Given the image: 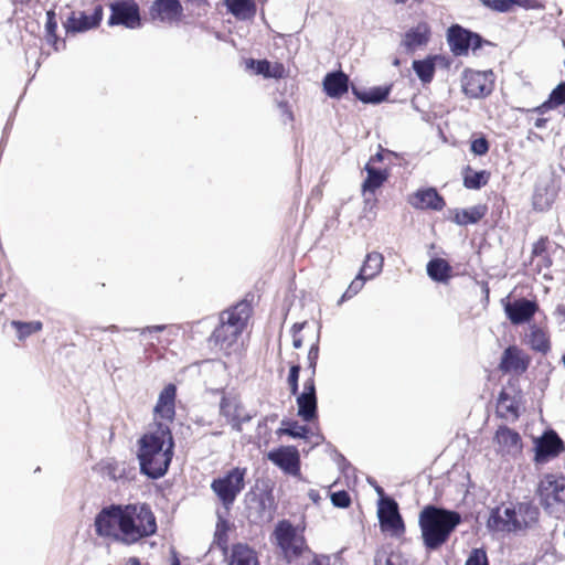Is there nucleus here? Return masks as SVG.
I'll return each mask as SVG.
<instances>
[{"instance_id":"obj_1","label":"nucleus","mask_w":565,"mask_h":565,"mask_svg":"<svg viewBox=\"0 0 565 565\" xmlns=\"http://www.w3.org/2000/svg\"><path fill=\"white\" fill-rule=\"evenodd\" d=\"M98 536L127 545L151 536L157 522L150 507L145 503L113 504L104 508L95 518Z\"/></svg>"},{"instance_id":"obj_2","label":"nucleus","mask_w":565,"mask_h":565,"mask_svg":"<svg viewBox=\"0 0 565 565\" xmlns=\"http://www.w3.org/2000/svg\"><path fill=\"white\" fill-rule=\"evenodd\" d=\"M174 441L167 424H153L139 440L138 459L141 471L153 478L162 477L171 462Z\"/></svg>"},{"instance_id":"obj_3","label":"nucleus","mask_w":565,"mask_h":565,"mask_svg":"<svg viewBox=\"0 0 565 565\" xmlns=\"http://www.w3.org/2000/svg\"><path fill=\"white\" fill-rule=\"evenodd\" d=\"M460 521L461 518L457 512L433 505L424 508L419 513L418 522L426 548L437 550L445 544Z\"/></svg>"},{"instance_id":"obj_4","label":"nucleus","mask_w":565,"mask_h":565,"mask_svg":"<svg viewBox=\"0 0 565 565\" xmlns=\"http://www.w3.org/2000/svg\"><path fill=\"white\" fill-rule=\"evenodd\" d=\"M248 318L246 305L237 306L221 316V323L212 334V341L221 351L231 353L237 347L238 338Z\"/></svg>"},{"instance_id":"obj_5","label":"nucleus","mask_w":565,"mask_h":565,"mask_svg":"<svg viewBox=\"0 0 565 565\" xmlns=\"http://www.w3.org/2000/svg\"><path fill=\"white\" fill-rule=\"evenodd\" d=\"M537 495L541 504L552 514L565 511V478L555 475H545L537 486Z\"/></svg>"},{"instance_id":"obj_6","label":"nucleus","mask_w":565,"mask_h":565,"mask_svg":"<svg viewBox=\"0 0 565 565\" xmlns=\"http://www.w3.org/2000/svg\"><path fill=\"white\" fill-rule=\"evenodd\" d=\"M246 469L233 468L211 483V489L228 510L245 487Z\"/></svg>"},{"instance_id":"obj_7","label":"nucleus","mask_w":565,"mask_h":565,"mask_svg":"<svg viewBox=\"0 0 565 565\" xmlns=\"http://www.w3.org/2000/svg\"><path fill=\"white\" fill-rule=\"evenodd\" d=\"M273 537L288 562L301 555L306 548L303 535L288 521H280L276 525Z\"/></svg>"},{"instance_id":"obj_8","label":"nucleus","mask_w":565,"mask_h":565,"mask_svg":"<svg viewBox=\"0 0 565 565\" xmlns=\"http://www.w3.org/2000/svg\"><path fill=\"white\" fill-rule=\"evenodd\" d=\"M494 84V76L491 71L466 70L461 76V87L463 93L470 98H481L488 96Z\"/></svg>"},{"instance_id":"obj_9","label":"nucleus","mask_w":565,"mask_h":565,"mask_svg":"<svg viewBox=\"0 0 565 565\" xmlns=\"http://www.w3.org/2000/svg\"><path fill=\"white\" fill-rule=\"evenodd\" d=\"M377 516L382 532L394 537L404 534L405 525L398 512V505L393 499L382 498L379 500Z\"/></svg>"},{"instance_id":"obj_10","label":"nucleus","mask_w":565,"mask_h":565,"mask_svg":"<svg viewBox=\"0 0 565 565\" xmlns=\"http://www.w3.org/2000/svg\"><path fill=\"white\" fill-rule=\"evenodd\" d=\"M220 416L237 431L242 430V425L252 419V415L242 404L239 397L234 394H224L220 402Z\"/></svg>"},{"instance_id":"obj_11","label":"nucleus","mask_w":565,"mask_h":565,"mask_svg":"<svg viewBox=\"0 0 565 565\" xmlns=\"http://www.w3.org/2000/svg\"><path fill=\"white\" fill-rule=\"evenodd\" d=\"M268 460L285 473L298 477L300 475V455L294 446H281L267 454Z\"/></svg>"},{"instance_id":"obj_12","label":"nucleus","mask_w":565,"mask_h":565,"mask_svg":"<svg viewBox=\"0 0 565 565\" xmlns=\"http://www.w3.org/2000/svg\"><path fill=\"white\" fill-rule=\"evenodd\" d=\"M110 8L109 24H121L129 29L140 25L139 8L134 0H118Z\"/></svg>"},{"instance_id":"obj_13","label":"nucleus","mask_w":565,"mask_h":565,"mask_svg":"<svg viewBox=\"0 0 565 565\" xmlns=\"http://www.w3.org/2000/svg\"><path fill=\"white\" fill-rule=\"evenodd\" d=\"M175 386L172 384L161 391L153 409V424H167L170 427L175 415Z\"/></svg>"},{"instance_id":"obj_14","label":"nucleus","mask_w":565,"mask_h":565,"mask_svg":"<svg viewBox=\"0 0 565 565\" xmlns=\"http://www.w3.org/2000/svg\"><path fill=\"white\" fill-rule=\"evenodd\" d=\"M448 43L455 55H463L469 49H479L481 41L478 34L455 25L448 31Z\"/></svg>"},{"instance_id":"obj_15","label":"nucleus","mask_w":565,"mask_h":565,"mask_svg":"<svg viewBox=\"0 0 565 565\" xmlns=\"http://www.w3.org/2000/svg\"><path fill=\"white\" fill-rule=\"evenodd\" d=\"M298 416L305 422H311L317 417V396L315 379L310 376L305 381L302 392L297 396Z\"/></svg>"},{"instance_id":"obj_16","label":"nucleus","mask_w":565,"mask_h":565,"mask_svg":"<svg viewBox=\"0 0 565 565\" xmlns=\"http://www.w3.org/2000/svg\"><path fill=\"white\" fill-rule=\"evenodd\" d=\"M103 18V7L96 6L94 12L87 15L84 12H73L65 22L67 32H85L99 24Z\"/></svg>"},{"instance_id":"obj_17","label":"nucleus","mask_w":565,"mask_h":565,"mask_svg":"<svg viewBox=\"0 0 565 565\" xmlns=\"http://www.w3.org/2000/svg\"><path fill=\"white\" fill-rule=\"evenodd\" d=\"M537 308L535 301L523 298L505 303L504 311L513 324H521L530 321Z\"/></svg>"},{"instance_id":"obj_18","label":"nucleus","mask_w":565,"mask_h":565,"mask_svg":"<svg viewBox=\"0 0 565 565\" xmlns=\"http://www.w3.org/2000/svg\"><path fill=\"white\" fill-rule=\"evenodd\" d=\"M514 505H501L492 511L488 526L497 532H515V518Z\"/></svg>"},{"instance_id":"obj_19","label":"nucleus","mask_w":565,"mask_h":565,"mask_svg":"<svg viewBox=\"0 0 565 565\" xmlns=\"http://www.w3.org/2000/svg\"><path fill=\"white\" fill-rule=\"evenodd\" d=\"M495 443L498 451L502 455L515 456L522 449L520 435L508 427H500L497 430Z\"/></svg>"},{"instance_id":"obj_20","label":"nucleus","mask_w":565,"mask_h":565,"mask_svg":"<svg viewBox=\"0 0 565 565\" xmlns=\"http://www.w3.org/2000/svg\"><path fill=\"white\" fill-rule=\"evenodd\" d=\"M563 449V443L554 431L543 435L536 444L535 460L537 462H545L551 457L557 456Z\"/></svg>"},{"instance_id":"obj_21","label":"nucleus","mask_w":565,"mask_h":565,"mask_svg":"<svg viewBox=\"0 0 565 565\" xmlns=\"http://www.w3.org/2000/svg\"><path fill=\"white\" fill-rule=\"evenodd\" d=\"M182 14V6L179 0H156L151 7V17L161 22H174Z\"/></svg>"},{"instance_id":"obj_22","label":"nucleus","mask_w":565,"mask_h":565,"mask_svg":"<svg viewBox=\"0 0 565 565\" xmlns=\"http://www.w3.org/2000/svg\"><path fill=\"white\" fill-rule=\"evenodd\" d=\"M429 35L430 29L428 24L424 22L418 23L404 34L401 45L404 46L407 52H414L428 43Z\"/></svg>"},{"instance_id":"obj_23","label":"nucleus","mask_w":565,"mask_h":565,"mask_svg":"<svg viewBox=\"0 0 565 565\" xmlns=\"http://www.w3.org/2000/svg\"><path fill=\"white\" fill-rule=\"evenodd\" d=\"M529 360L516 347H509L502 354L500 369L504 372L522 373L526 370Z\"/></svg>"},{"instance_id":"obj_24","label":"nucleus","mask_w":565,"mask_h":565,"mask_svg":"<svg viewBox=\"0 0 565 565\" xmlns=\"http://www.w3.org/2000/svg\"><path fill=\"white\" fill-rule=\"evenodd\" d=\"M409 203L415 209H431L436 211L441 210L445 205L443 198L433 188L418 190L409 199Z\"/></svg>"},{"instance_id":"obj_25","label":"nucleus","mask_w":565,"mask_h":565,"mask_svg":"<svg viewBox=\"0 0 565 565\" xmlns=\"http://www.w3.org/2000/svg\"><path fill=\"white\" fill-rule=\"evenodd\" d=\"M515 518V532L522 531L537 521L539 510L531 503L523 502L514 505Z\"/></svg>"},{"instance_id":"obj_26","label":"nucleus","mask_w":565,"mask_h":565,"mask_svg":"<svg viewBox=\"0 0 565 565\" xmlns=\"http://www.w3.org/2000/svg\"><path fill=\"white\" fill-rule=\"evenodd\" d=\"M349 77L343 72H333L326 75L323 88L332 98L341 97L348 92Z\"/></svg>"},{"instance_id":"obj_27","label":"nucleus","mask_w":565,"mask_h":565,"mask_svg":"<svg viewBox=\"0 0 565 565\" xmlns=\"http://www.w3.org/2000/svg\"><path fill=\"white\" fill-rule=\"evenodd\" d=\"M230 565H259L253 548L246 544H236L232 548Z\"/></svg>"},{"instance_id":"obj_28","label":"nucleus","mask_w":565,"mask_h":565,"mask_svg":"<svg viewBox=\"0 0 565 565\" xmlns=\"http://www.w3.org/2000/svg\"><path fill=\"white\" fill-rule=\"evenodd\" d=\"M487 209L483 205H476L469 209L456 210L454 222L458 225H468L479 222L486 214Z\"/></svg>"},{"instance_id":"obj_29","label":"nucleus","mask_w":565,"mask_h":565,"mask_svg":"<svg viewBox=\"0 0 565 565\" xmlns=\"http://www.w3.org/2000/svg\"><path fill=\"white\" fill-rule=\"evenodd\" d=\"M365 171L367 172V178L362 184V190L364 193H374L375 190L385 182L387 179V173L385 171L375 169L370 163H366Z\"/></svg>"},{"instance_id":"obj_30","label":"nucleus","mask_w":565,"mask_h":565,"mask_svg":"<svg viewBox=\"0 0 565 565\" xmlns=\"http://www.w3.org/2000/svg\"><path fill=\"white\" fill-rule=\"evenodd\" d=\"M384 258L382 254L373 252L366 255L364 264L360 270L366 279H372L377 276L383 267Z\"/></svg>"},{"instance_id":"obj_31","label":"nucleus","mask_w":565,"mask_h":565,"mask_svg":"<svg viewBox=\"0 0 565 565\" xmlns=\"http://www.w3.org/2000/svg\"><path fill=\"white\" fill-rule=\"evenodd\" d=\"M228 11L238 19H248L255 14L253 0H226Z\"/></svg>"},{"instance_id":"obj_32","label":"nucleus","mask_w":565,"mask_h":565,"mask_svg":"<svg viewBox=\"0 0 565 565\" xmlns=\"http://www.w3.org/2000/svg\"><path fill=\"white\" fill-rule=\"evenodd\" d=\"M451 267L443 258H436L428 263L427 274L436 281H446L450 277Z\"/></svg>"},{"instance_id":"obj_33","label":"nucleus","mask_w":565,"mask_h":565,"mask_svg":"<svg viewBox=\"0 0 565 565\" xmlns=\"http://www.w3.org/2000/svg\"><path fill=\"white\" fill-rule=\"evenodd\" d=\"M526 338L527 343L531 345L533 350L546 352L550 348L547 333L536 326L530 327V332L526 335Z\"/></svg>"},{"instance_id":"obj_34","label":"nucleus","mask_w":565,"mask_h":565,"mask_svg":"<svg viewBox=\"0 0 565 565\" xmlns=\"http://www.w3.org/2000/svg\"><path fill=\"white\" fill-rule=\"evenodd\" d=\"M435 60L436 57H427L413 62V68L423 83H429L433 79L435 74Z\"/></svg>"},{"instance_id":"obj_35","label":"nucleus","mask_w":565,"mask_h":565,"mask_svg":"<svg viewBox=\"0 0 565 565\" xmlns=\"http://www.w3.org/2000/svg\"><path fill=\"white\" fill-rule=\"evenodd\" d=\"M247 66L255 71L256 74H262L266 77H280L282 67L279 64L274 66L268 61L249 60Z\"/></svg>"},{"instance_id":"obj_36","label":"nucleus","mask_w":565,"mask_h":565,"mask_svg":"<svg viewBox=\"0 0 565 565\" xmlns=\"http://www.w3.org/2000/svg\"><path fill=\"white\" fill-rule=\"evenodd\" d=\"M498 411L505 418L518 416L519 406L515 399L509 396L508 392H501L498 399Z\"/></svg>"},{"instance_id":"obj_37","label":"nucleus","mask_w":565,"mask_h":565,"mask_svg":"<svg viewBox=\"0 0 565 565\" xmlns=\"http://www.w3.org/2000/svg\"><path fill=\"white\" fill-rule=\"evenodd\" d=\"M489 180V173L487 171H473L470 168L467 169L463 178V184L468 189H480L486 185Z\"/></svg>"},{"instance_id":"obj_38","label":"nucleus","mask_w":565,"mask_h":565,"mask_svg":"<svg viewBox=\"0 0 565 565\" xmlns=\"http://www.w3.org/2000/svg\"><path fill=\"white\" fill-rule=\"evenodd\" d=\"M249 518H253L255 522H269L273 519V512L267 508L264 499L255 501V507L249 508Z\"/></svg>"},{"instance_id":"obj_39","label":"nucleus","mask_w":565,"mask_h":565,"mask_svg":"<svg viewBox=\"0 0 565 565\" xmlns=\"http://www.w3.org/2000/svg\"><path fill=\"white\" fill-rule=\"evenodd\" d=\"M375 565H411L408 558L399 552L386 554L377 553L375 556Z\"/></svg>"},{"instance_id":"obj_40","label":"nucleus","mask_w":565,"mask_h":565,"mask_svg":"<svg viewBox=\"0 0 565 565\" xmlns=\"http://www.w3.org/2000/svg\"><path fill=\"white\" fill-rule=\"evenodd\" d=\"M12 327L17 329L18 337L20 340L25 339L26 337L31 335L32 333H35L42 329V323L40 321H32V322H19V321H12Z\"/></svg>"},{"instance_id":"obj_41","label":"nucleus","mask_w":565,"mask_h":565,"mask_svg":"<svg viewBox=\"0 0 565 565\" xmlns=\"http://www.w3.org/2000/svg\"><path fill=\"white\" fill-rule=\"evenodd\" d=\"M565 104V83L558 84L551 93L550 98L543 107L555 108Z\"/></svg>"},{"instance_id":"obj_42","label":"nucleus","mask_w":565,"mask_h":565,"mask_svg":"<svg viewBox=\"0 0 565 565\" xmlns=\"http://www.w3.org/2000/svg\"><path fill=\"white\" fill-rule=\"evenodd\" d=\"M387 94L388 92L386 89L373 88L369 92L358 94V97L364 103L377 104L383 102L386 98Z\"/></svg>"},{"instance_id":"obj_43","label":"nucleus","mask_w":565,"mask_h":565,"mask_svg":"<svg viewBox=\"0 0 565 565\" xmlns=\"http://www.w3.org/2000/svg\"><path fill=\"white\" fill-rule=\"evenodd\" d=\"M366 280L367 279L362 274L359 273V275L352 280L350 286L343 294L341 301H343L344 299H350L354 295H356L363 288Z\"/></svg>"},{"instance_id":"obj_44","label":"nucleus","mask_w":565,"mask_h":565,"mask_svg":"<svg viewBox=\"0 0 565 565\" xmlns=\"http://www.w3.org/2000/svg\"><path fill=\"white\" fill-rule=\"evenodd\" d=\"M465 565H488L487 554L481 548H475Z\"/></svg>"},{"instance_id":"obj_45","label":"nucleus","mask_w":565,"mask_h":565,"mask_svg":"<svg viewBox=\"0 0 565 565\" xmlns=\"http://www.w3.org/2000/svg\"><path fill=\"white\" fill-rule=\"evenodd\" d=\"M484 4L491 9L500 12L510 11L513 4H516L514 0H486Z\"/></svg>"},{"instance_id":"obj_46","label":"nucleus","mask_w":565,"mask_h":565,"mask_svg":"<svg viewBox=\"0 0 565 565\" xmlns=\"http://www.w3.org/2000/svg\"><path fill=\"white\" fill-rule=\"evenodd\" d=\"M281 434L289 435L294 438H302L306 437L308 433V428L301 425H298L297 423H292L289 425V427L280 429Z\"/></svg>"},{"instance_id":"obj_47","label":"nucleus","mask_w":565,"mask_h":565,"mask_svg":"<svg viewBox=\"0 0 565 565\" xmlns=\"http://www.w3.org/2000/svg\"><path fill=\"white\" fill-rule=\"evenodd\" d=\"M300 366L292 365L289 371V375L287 379L290 392L292 395L298 393V379H299Z\"/></svg>"},{"instance_id":"obj_48","label":"nucleus","mask_w":565,"mask_h":565,"mask_svg":"<svg viewBox=\"0 0 565 565\" xmlns=\"http://www.w3.org/2000/svg\"><path fill=\"white\" fill-rule=\"evenodd\" d=\"M331 501L334 507L348 508L350 505V497L345 491H338L331 494Z\"/></svg>"},{"instance_id":"obj_49","label":"nucleus","mask_w":565,"mask_h":565,"mask_svg":"<svg viewBox=\"0 0 565 565\" xmlns=\"http://www.w3.org/2000/svg\"><path fill=\"white\" fill-rule=\"evenodd\" d=\"M228 530V523L224 519H218V522L216 524V531H215V539L217 540L218 544H226L227 537L226 532Z\"/></svg>"},{"instance_id":"obj_50","label":"nucleus","mask_w":565,"mask_h":565,"mask_svg":"<svg viewBox=\"0 0 565 565\" xmlns=\"http://www.w3.org/2000/svg\"><path fill=\"white\" fill-rule=\"evenodd\" d=\"M552 201V196L543 198L539 190L535 192L533 196V205L536 210L540 211L547 209L551 205Z\"/></svg>"},{"instance_id":"obj_51","label":"nucleus","mask_w":565,"mask_h":565,"mask_svg":"<svg viewBox=\"0 0 565 565\" xmlns=\"http://www.w3.org/2000/svg\"><path fill=\"white\" fill-rule=\"evenodd\" d=\"M489 145L484 138L475 139L471 142V151L477 156H483L488 152Z\"/></svg>"},{"instance_id":"obj_52","label":"nucleus","mask_w":565,"mask_h":565,"mask_svg":"<svg viewBox=\"0 0 565 565\" xmlns=\"http://www.w3.org/2000/svg\"><path fill=\"white\" fill-rule=\"evenodd\" d=\"M318 354H319V347H318V343H313L308 352V362H309V367L311 369V375L312 379L315 377V374H316V366H317V360H318Z\"/></svg>"},{"instance_id":"obj_53","label":"nucleus","mask_w":565,"mask_h":565,"mask_svg":"<svg viewBox=\"0 0 565 565\" xmlns=\"http://www.w3.org/2000/svg\"><path fill=\"white\" fill-rule=\"evenodd\" d=\"M305 323H295L292 326V335H294V340H292V344H294V348L296 349H299L301 348L302 345V339L300 337H298V333L302 330Z\"/></svg>"},{"instance_id":"obj_54","label":"nucleus","mask_w":565,"mask_h":565,"mask_svg":"<svg viewBox=\"0 0 565 565\" xmlns=\"http://www.w3.org/2000/svg\"><path fill=\"white\" fill-rule=\"evenodd\" d=\"M46 17H47L46 30L50 34H53L57 26L56 21H55L54 11H47Z\"/></svg>"},{"instance_id":"obj_55","label":"nucleus","mask_w":565,"mask_h":565,"mask_svg":"<svg viewBox=\"0 0 565 565\" xmlns=\"http://www.w3.org/2000/svg\"><path fill=\"white\" fill-rule=\"evenodd\" d=\"M545 247H546V241L545 239H540L537 243H535V245L533 247V254L535 256L542 255L543 252L545 250Z\"/></svg>"},{"instance_id":"obj_56","label":"nucleus","mask_w":565,"mask_h":565,"mask_svg":"<svg viewBox=\"0 0 565 565\" xmlns=\"http://www.w3.org/2000/svg\"><path fill=\"white\" fill-rule=\"evenodd\" d=\"M309 565H330V558L324 555L315 556Z\"/></svg>"},{"instance_id":"obj_57","label":"nucleus","mask_w":565,"mask_h":565,"mask_svg":"<svg viewBox=\"0 0 565 565\" xmlns=\"http://www.w3.org/2000/svg\"><path fill=\"white\" fill-rule=\"evenodd\" d=\"M163 329H164L163 326L147 327L141 330V334H145L146 332H152V331L159 332V331H162Z\"/></svg>"},{"instance_id":"obj_58","label":"nucleus","mask_w":565,"mask_h":565,"mask_svg":"<svg viewBox=\"0 0 565 565\" xmlns=\"http://www.w3.org/2000/svg\"><path fill=\"white\" fill-rule=\"evenodd\" d=\"M308 495L315 503H317L320 499L319 492L317 490H310Z\"/></svg>"},{"instance_id":"obj_59","label":"nucleus","mask_w":565,"mask_h":565,"mask_svg":"<svg viewBox=\"0 0 565 565\" xmlns=\"http://www.w3.org/2000/svg\"><path fill=\"white\" fill-rule=\"evenodd\" d=\"M122 565H141L137 557H129Z\"/></svg>"},{"instance_id":"obj_60","label":"nucleus","mask_w":565,"mask_h":565,"mask_svg":"<svg viewBox=\"0 0 565 565\" xmlns=\"http://www.w3.org/2000/svg\"><path fill=\"white\" fill-rule=\"evenodd\" d=\"M383 160V156L381 152H377L375 156H373L370 161L367 163H370L371 166L374 163V162H379V161H382Z\"/></svg>"},{"instance_id":"obj_61","label":"nucleus","mask_w":565,"mask_h":565,"mask_svg":"<svg viewBox=\"0 0 565 565\" xmlns=\"http://www.w3.org/2000/svg\"><path fill=\"white\" fill-rule=\"evenodd\" d=\"M555 313L559 317H563L565 319V307L564 306H558L556 308V311Z\"/></svg>"},{"instance_id":"obj_62","label":"nucleus","mask_w":565,"mask_h":565,"mask_svg":"<svg viewBox=\"0 0 565 565\" xmlns=\"http://www.w3.org/2000/svg\"><path fill=\"white\" fill-rule=\"evenodd\" d=\"M516 4L521 7H527L529 0H514Z\"/></svg>"},{"instance_id":"obj_63","label":"nucleus","mask_w":565,"mask_h":565,"mask_svg":"<svg viewBox=\"0 0 565 565\" xmlns=\"http://www.w3.org/2000/svg\"><path fill=\"white\" fill-rule=\"evenodd\" d=\"M171 565H180V562L175 556L173 557Z\"/></svg>"},{"instance_id":"obj_64","label":"nucleus","mask_w":565,"mask_h":565,"mask_svg":"<svg viewBox=\"0 0 565 565\" xmlns=\"http://www.w3.org/2000/svg\"><path fill=\"white\" fill-rule=\"evenodd\" d=\"M376 492H377L379 494H381V495L383 494V490H382L381 488H377V489H376Z\"/></svg>"}]
</instances>
